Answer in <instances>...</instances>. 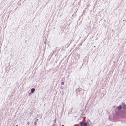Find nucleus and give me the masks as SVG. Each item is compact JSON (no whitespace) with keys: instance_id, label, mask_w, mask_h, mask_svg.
<instances>
[{"instance_id":"f257e3e1","label":"nucleus","mask_w":126,"mask_h":126,"mask_svg":"<svg viewBox=\"0 0 126 126\" xmlns=\"http://www.w3.org/2000/svg\"><path fill=\"white\" fill-rule=\"evenodd\" d=\"M80 125L81 126H87L88 125H89L88 123L82 121L80 122Z\"/></svg>"},{"instance_id":"f03ea898","label":"nucleus","mask_w":126,"mask_h":126,"mask_svg":"<svg viewBox=\"0 0 126 126\" xmlns=\"http://www.w3.org/2000/svg\"><path fill=\"white\" fill-rule=\"evenodd\" d=\"M122 107L124 109H126V105L124 103H122Z\"/></svg>"},{"instance_id":"6e6552de","label":"nucleus","mask_w":126,"mask_h":126,"mask_svg":"<svg viewBox=\"0 0 126 126\" xmlns=\"http://www.w3.org/2000/svg\"><path fill=\"white\" fill-rule=\"evenodd\" d=\"M125 112H126V110H125Z\"/></svg>"},{"instance_id":"7ed1b4c3","label":"nucleus","mask_w":126,"mask_h":126,"mask_svg":"<svg viewBox=\"0 0 126 126\" xmlns=\"http://www.w3.org/2000/svg\"><path fill=\"white\" fill-rule=\"evenodd\" d=\"M117 109L118 110H120L122 109V107L121 105H120L119 106H118L117 107Z\"/></svg>"},{"instance_id":"20e7f679","label":"nucleus","mask_w":126,"mask_h":126,"mask_svg":"<svg viewBox=\"0 0 126 126\" xmlns=\"http://www.w3.org/2000/svg\"><path fill=\"white\" fill-rule=\"evenodd\" d=\"M35 91V89L34 88H32L31 89V93H33L34 92V91Z\"/></svg>"},{"instance_id":"423d86ee","label":"nucleus","mask_w":126,"mask_h":126,"mask_svg":"<svg viewBox=\"0 0 126 126\" xmlns=\"http://www.w3.org/2000/svg\"><path fill=\"white\" fill-rule=\"evenodd\" d=\"M29 94L30 95V94H31V93H29Z\"/></svg>"},{"instance_id":"39448f33","label":"nucleus","mask_w":126,"mask_h":126,"mask_svg":"<svg viewBox=\"0 0 126 126\" xmlns=\"http://www.w3.org/2000/svg\"><path fill=\"white\" fill-rule=\"evenodd\" d=\"M64 84V83L63 82H62L61 83V84L62 85H63Z\"/></svg>"},{"instance_id":"0eeeda50","label":"nucleus","mask_w":126,"mask_h":126,"mask_svg":"<svg viewBox=\"0 0 126 126\" xmlns=\"http://www.w3.org/2000/svg\"><path fill=\"white\" fill-rule=\"evenodd\" d=\"M89 122H90V121L89 120Z\"/></svg>"}]
</instances>
